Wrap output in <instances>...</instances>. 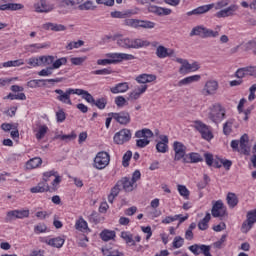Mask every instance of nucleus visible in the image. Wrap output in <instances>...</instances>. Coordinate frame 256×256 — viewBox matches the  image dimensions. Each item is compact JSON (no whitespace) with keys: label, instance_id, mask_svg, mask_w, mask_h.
<instances>
[{"label":"nucleus","instance_id":"aec40b11","mask_svg":"<svg viewBox=\"0 0 256 256\" xmlns=\"http://www.w3.org/2000/svg\"><path fill=\"white\" fill-rule=\"evenodd\" d=\"M42 29H44L45 31L59 32V31H67V26H65L63 24L47 22L42 25Z\"/></svg>","mask_w":256,"mask_h":256},{"label":"nucleus","instance_id":"49530a36","mask_svg":"<svg viewBox=\"0 0 256 256\" xmlns=\"http://www.w3.org/2000/svg\"><path fill=\"white\" fill-rule=\"evenodd\" d=\"M47 131H49V128L47 126H39L38 132L36 133V139H38V141H41V139H43V137L47 135Z\"/></svg>","mask_w":256,"mask_h":256},{"label":"nucleus","instance_id":"c9c22d12","mask_svg":"<svg viewBox=\"0 0 256 256\" xmlns=\"http://www.w3.org/2000/svg\"><path fill=\"white\" fill-rule=\"evenodd\" d=\"M151 43L143 39H132V49H140L141 47H149Z\"/></svg>","mask_w":256,"mask_h":256},{"label":"nucleus","instance_id":"864d4df0","mask_svg":"<svg viewBox=\"0 0 256 256\" xmlns=\"http://www.w3.org/2000/svg\"><path fill=\"white\" fill-rule=\"evenodd\" d=\"M15 219H18L17 210H11L6 213V223H11V221H15Z\"/></svg>","mask_w":256,"mask_h":256},{"label":"nucleus","instance_id":"7ed1b4c3","mask_svg":"<svg viewBox=\"0 0 256 256\" xmlns=\"http://www.w3.org/2000/svg\"><path fill=\"white\" fill-rule=\"evenodd\" d=\"M229 5V0H220L216 4H208L204 6H200L192 11H189L186 13L188 17H191V15H203V13H207L208 11H211L213 7H215L216 11H219V9H223L224 7H227Z\"/></svg>","mask_w":256,"mask_h":256},{"label":"nucleus","instance_id":"5fc2aeb1","mask_svg":"<svg viewBox=\"0 0 256 256\" xmlns=\"http://www.w3.org/2000/svg\"><path fill=\"white\" fill-rule=\"evenodd\" d=\"M133 157V152L128 150L122 158V165L123 167H127L129 165V161H131V158Z\"/></svg>","mask_w":256,"mask_h":256},{"label":"nucleus","instance_id":"39448f33","mask_svg":"<svg viewBox=\"0 0 256 256\" xmlns=\"http://www.w3.org/2000/svg\"><path fill=\"white\" fill-rule=\"evenodd\" d=\"M54 93L58 94L56 99L57 101H60V103H64V105H73V102L71 101V95H77V89L68 88L66 91L56 89L54 90Z\"/></svg>","mask_w":256,"mask_h":256},{"label":"nucleus","instance_id":"0e129e2a","mask_svg":"<svg viewBox=\"0 0 256 256\" xmlns=\"http://www.w3.org/2000/svg\"><path fill=\"white\" fill-rule=\"evenodd\" d=\"M115 104L117 107H125V105H127V100L123 96H118L115 98Z\"/></svg>","mask_w":256,"mask_h":256},{"label":"nucleus","instance_id":"72a5a7b5","mask_svg":"<svg viewBox=\"0 0 256 256\" xmlns=\"http://www.w3.org/2000/svg\"><path fill=\"white\" fill-rule=\"evenodd\" d=\"M42 163L43 160L40 157L32 158L26 163V169H37Z\"/></svg>","mask_w":256,"mask_h":256},{"label":"nucleus","instance_id":"e433bc0d","mask_svg":"<svg viewBox=\"0 0 256 256\" xmlns=\"http://www.w3.org/2000/svg\"><path fill=\"white\" fill-rule=\"evenodd\" d=\"M47 243L51 247H56L57 249H61V247H63V245L65 244V239H63L61 237H56V238H52V239L48 240Z\"/></svg>","mask_w":256,"mask_h":256},{"label":"nucleus","instance_id":"2f4dec72","mask_svg":"<svg viewBox=\"0 0 256 256\" xmlns=\"http://www.w3.org/2000/svg\"><path fill=\"white\" fill-rule=\"evenodd\" d=\"M76 95H81L82 99H85L87 103H95V98H93V95H91L87 90L76 89Z\"/></svg>","mask_w":256,"mask_h":256},{"label":"nucleus","instance_id":"f3484780","mask_svg":"<svg viewBox=\"0 0 256 256\" xmlns=\"http://www.w3.org/2000/svg\"><path fill=\"white\" fill-rule=\"evenodd\" d=\"M237 9H239V7L237 5H230L229 7L218 11L215 14V17H217L218 19H225L226 17H233V15H235V12L237 11Z\"/></svg>","mask_w":256,"mask_h":256},{"label":"nucleus","instance_id":"6e6d98bb","mask_svg":"<svg viewBox=\"0 0 256 256\" xmlns=\"http://www.w3.org/2000/svg\"><path fill=\"white\" fill-rule=\"evenodd\" d=\"M72 65H83L86 61H87V56H83V57H73L70 59Z\"/></svg>","mask_w":256,"mask_h":256},{"label":"nucleus","instance_id":"f257e3e1","mask_svg":"<svg viewBox=\"0 0 256 256\" xmlns=\"http://www.w3.org/2000/svg\"><path fill=\"white\" fill-rule=\"evenodd\" d=\"M219 31H221V26L219 25H217L214 30L204 26H196L191 30L190 37H194L196 35L202 39H217V37H219Z\"/></svg>","mask_w":256,"mask_h":256},{"label":"nucleus","instance_id":"5701e85b","mask_svg":"<svg viewBox=\"0 0 256 256\" xmlns=\"http://www.w3.org/2000/svg\"><path fill=\"white\" fill-rule=\"evenodd\" d=\"M212 215L214 217H223L225 215V208L223 207V202L218 200L212 207Z\"/></svg>","mask_w":256,"mask_h":256},{"label":"nucleus","instance_id":"9b49d317","mask_svg":"<svg viewBox=\"0 0 256 256\" xmlns=\"http://www.w3.org/2000/svg\"><path fill=\"white\" fill-rule=\"evenodd\" d=\"M108 117H113L119 125H129L131 123V114L127 111H121L118 113L111 112Z\"/></svg>","mask_w":256,"mask_h":256},{"label":"nucleus","instance_id":"1a4fd4ad","mask_svg":"<svg viewBox=\"0 0 256 256\" xmlns=\"http://www.w3.org/2000/svg\"><path fill=\"white\" fill-rule=\"evenodd\" d=\"M173 151L175 152L174 161H185V157H187V146L179 141H175L173 143Z\"/></svg>","mask_w":256,"mask_h":256},{"label":"nucleus","instance_id":"6ab92c4d","mask_svg":"<svg viewBox=\"0 0 256 256\" xmlns=\"http://www.w3.org/2000/svg\"><path fill=\"white\" fill-rule=\"evenodd\" d=\"M118 185L126 191V193H130V191H133L137 188V184H134L129 178L124 177L121 180L118 181Z\"/></svg>","mask_w":256,"mask_h":256},{"label":"nucleus","instance_id":"8fccbe9b","mask_svg":"<svg viewBox=\"0 0 256 256\" xmlns=\"http://www.w3.org/2000/svg\"><path fill=\"white\" fill-rule=\"evenodd\" d=\"M62 65H67V58L62 57L57 60H54L53 64L51 65L52 69H60Z\"/></svg>","mask_w":256,"mask_h":256},{"label":"nucleus","instance_id":"09e8293b","mask_svg":"<svg viewBox=\"0 0 256 256\" xmlns=\"http://www.w3.org/2000/svg\"><path fill=\"white\" fill-rule=\"evenodd\" d=\"M45 81L47 83H61V81H63V78H55V79H38V80H34V82L36 83V87H41V83H45Z\"/></svg>","mask_w":256,"mask_h":256},{"label":"nucleus","instance_id":"393cba45","mask_svg":"<svg viewBox=\"0 0 256 256\" xmlns=\"http://www.w3.org/2000/svg\"><path fill=\"white\" fill-rule=\"evenodd\" d=\"M198 81H201V75L188 76L178 82V87L191 85V83H197Z\"/></svg>","mask_w":256,"mask_h":256},{"label":"nucleus","instance_id":"58836bf2","mask_svg":"<svg viewBox=\"0 0 256 256\" xmlns=\"http://www.w3.org/2000/svg\"><path fill=\"white\" fill-rule=\"evenodd\" d=\"M113 19H126V17H130L131 11L127 10L125 12L114 11L110 13Z\"/></svg>","mask_w":256,"mask_h":256},{"label":"nucleus","instance_id":"de8ad7c7","mask_svg":"<svg viewBox=\"0 0 256 256\" xmlns=\"http://www.w3.org/2000/svg\"><path fill=\"white\" fill-rule=\"evenodd\" d=\"M83 0H62L61 4L63 7H77V5H81Z\"/></svg>","mask_w":256,"mask_h":256},{"label":"nucleus","instance_id":"a878e982","mask_svg":"<svg viewBox=\"0 0 256 256\" xmlns=\"http://www.w3.org/2000/svg\"><path fill=\"white\" fill-rule=\"evenodd\" d=\"M201 161H203V158L199 153L191 152L186 154L183 163H201Z\"/></svg>","mask_w":256,"mask_h":256},{"label":"nucleus","instance_id":"c85d7f7f","mask_svg":"<svg viewBox=\"0 0 256 256\" xmlns=\"http://www.w3.org/2000/svg\"><path fill=\"white\" fill-rule=\"evenodd\" d=\"M32 193H45L49 191V184L47 182H39L35 187L30 189Z\"/></svg>","mask_w":256,"mask_h":256},{"label":"nucleus","instance_id":"9d476101","mask_svg":"<svg viewBox=\"0 0 256 256\" xmlns=\"http://www.w3.org/2000/svg\"><path fill=\"white\" fill-rule=\"evenodd\" d=\"M247 219L243 222L241 231L242 233H249L256 223V209L251 210L246 215Z\"/></svg>","mask_w":256,"mask_h":256},{"label":"nucleus","instance_id":"c03bdc74","mask_svg":"<svg viewBox=\"0 0 256 256\" xmlns=\"http://www.w3.org/2000/svg\"><path fill=\"white\" fill-rule=\"evenodd\" d=\"M75 228L78 231H87V229H88L87 221H85V219H83V218H79V220H77V222L75 224Z\"/></svg>","mask_w":256,"mask_h":256},{"label":"nucleus","instance_id":"680f3d73","mask_svg":"<svg viewBox=\"0 0 256 256\" xmlns=\"http://www.w3.org/2000/svg\"><path fill=\"white\" fill-rule=\"evenodd\" d=\"M149 143H151V141L147 140V138L138 139L136 140V147H139V149H143L147 147Z\"/></svg>","mask_w":256,"mask_h":256},{"label":"nucleus","instance_id":"37998d69","mask_svg":"<svg viewBox=\"0 0 256 256\" xmlns=\"http://www.w3.org/2000/svg\"><path fill=\"white\" fill-rule=\"evenodd\" d=\"M85 42L83 40H78L77 42H70L67 44L66 49L67 51H73V49H79V47H83Z\"/></svg>","mask_w":256,"mask_h":256},{"label":"nucleus","instance_id":"7c9ffc66","mask_svg":"<svg viewBox=\"0 0 256 256\" xmlns=\"http://www.w3.org/2000/svg\"><path fill=\"white\" fill-rule=\"evenodd\" d=\"M135 137H137L138 139L144 138V139H151V137H153V131H151L150 129L144 128L142 130H138L135 133Z\"/></svg>","mask_w":256,"mask_h":256},{"label":"nucleus","instance_id":"4d7b16f0","mask_svg":"<svg viewBox=\"0 0 256 256\" xmlns=\"http://www.w3.org/2000/svg\"><path fill=\"white\" fill-rule=\"evenodd\" d=\"M184 243H185V240L183 239V237L176 236L173 240V247L174 249H181Z\"/></svg>","mask_w":256,"mask_h":256},{"label":"nucleus","instance_id":"b1692460","mask_svg":"<svg viewBox=\"0 0 256 256\" xmlns=\"http://www.w3.org/2000/svg\"><path fill=\"white\" fill-rule=\"evenodd\" d=\"M110 91L114 95H117L119 93H127V91H129V83L127 82L118 83L114 87H111Z\"/></svg>","mask_w":256,"mask_h":256},{"label":"nucleus","instance_id":"c756f323","mask_svg":"<svg viewBox=\"0 0 256 256\" xmlns=\"http://www.w3.org/2000/svg\"><path fill=\"white\" fill-rule=\"evenodd\" d=\"M227 203L231 209L237 207L239 204V198L236 193L229 192L226 197Z\"/></svg>","mask_w":256,"mask_h":256},{"label":"nucleus","instance_id":"774afa93","mask_svg":"<svg viewBox=\"0 0 256 256\" xmlns=\"http://www.w3.org/2000/svg\"><path fill=\"white\" fill-rule=\"evenodd\" d=\"M246 73L250 77L256 78V66H248V67H246Z\"/></svg>","mask_w":256,"mask_h":256},{"label":"nucleus","instance_id":"bb28decb","mask_svg":"<svg viewBox=\"0 0 256 256\" xmlns=\"http://www.w3.org/2000/svg\"><path fill=\"white\" fill-rule=\"evenodd\" d=\"M157 76L153 74H141L138 77H136L137 83H141L145 85V83H153V81H156Z\"/></svg>","mask_w":256,"mask_h":256},{"label":"nucleus","instance_id":"6e6552de","mask_svg":"<svg viewBox=\"0 0 256 256\" xmlns=\"http://www.w3.org/2000/svg\"><path fill=\"white\" fill-rule=\"evenodd\" d=\"M131 137V130L123 128L114 135V143H116V145H125V143L131 141Z\"/></svg>","mask_w":256,"mask_h":256},{"label":"nucleus","instance_id":"473e14b6","mask_svg":"<svg viewBox=\"0 0 256 256\" xmlns=\"http://www.w3.org/2000/svg\"><path fill=\"white\" fill-rule=\"evenodd\" d=\"M121 237L125 241L126 245H129L130 247H135L136 243L133 239V234H131V232L123 231L121 232Z\"/></svg>","mask_w":256,"mask_h":256},{"label":"nucleus","instance_id":"79ce46f5","mask_svg":"<svg viewBox=\"0 0 256 256\" xmlns=\"http://www.w3.org/2000/svg\"><path fill=\"white\" fill-rule=\"evenodd\" d=\"M54 61H55V56H51V55L40 56L41 65H44V67L53 65Z\"/></svg>","mask_w":256,"mask_h":256},{"label":"nucleus","instance_id":"f704fd0d","mask_svg":"<svg viewBox=\"0 0 256 256\" xmlns=\"http://www.w3.org/2000/svg\"><path fill=\"white\" fill-rule=\"evenodd\" d=\"M209 221H211V214L207 213L206 216L198 223L200 231H207V229H209Z\"/></svg>","mask_w":256,"mask_h":256},{"label":"nucleus","instance_id":"ddd939ff","mask_svg":"<svg viewBox=\"0 0 256 256\" xmlns=\"http://www.w3.org/2000/svg\"><path fill=\"white\" fill-rule=\"evenodd\" d=\"M106 57L110 59L112 65L121 63V61H132V59H135V56L126 53H108L106 54Z\"/></svg>","mask_w":256,"mask_h":256},{"label":"nucleus","instance_id":"3c124183","mask_svg":"<svg viewBox=\"0 0 256 256\" xmlns=\"http://www.w3.org/2000/svg\"><path fill=\"white\" fill-rule=\"evenodd\" d=\"M232 131H233V120H228L223 125V133L224 135H231Z\"/></svg>","mask_w":256,"mask_h":256},{"label":"nucleus","instance_id":"20e7f679","mask_svg":"<svg viewBox=\"0 0 256 256\" xmlns=\"http://www.w3.org/2000/svg\"><path fill=\"white\" fill-rule=\"evenodd\" d=\"M172 61H176V63H180L181 67L179 69V73L181 75H186V73H191L193 71H199L201 66H199L198 62H194L192 64L189 63L188 60L182 58H174Z\"/></svg>","mask_w":256,"mask_h":256},{"label":"nucleus","instance_id":"13d9d810","mask_svg":"<svg viewBox=\"0 0 256 256\" xmlns=\"http://www.w3.org/2000/svg\"><path fill=\"white\" fill-rule=\"evenodd\" d=\"M93 105L98 107V109H105V107H107V99L100 98V99L94 100Z\"/></svg>","mask_w":256,"mask_h":256},{"label":"nucleus","instance_id":"69168bd1","mask_svg":"<svg viewBox=\"0 0 256 256\" xmlns=\"http://www.w3.org/2000/svg\"><path fill=\"white\" fill-rule=\"evenodd\" d=\"M256 84H253L250 88H249V96H248V101H255L256 99Z\"/></svg>","mask_w":256,"mask_h":256},{"label":"nucleus","instance_id":"4be33fe9","mask_svg":"<svg viewBox=\"0 0 256 256\" xmlns=\"http://www.w3.org/2000/svg\"><path fill=\"white\" fill-rule=\"evenodd\" d=\"M240 153L243 155H249V135L244 134L239 140Z\"/></svg>","mask_w":256,"mask_h":256},{"label":"nucleus","instance_id":"cd10ccee","mask_svg":"<svg viewBox=\"0 0 256 256\" xmlns=\"http://www.w3.org/2000/svg\"><path fill=\"white\" fill-rule=\"evenodd\" d=\"M116 41H117V45L119 47H122V49H132L133 39L121 36V37H118Z\"/></svg>","mask_w":256,"mask_h":256},{"label":"nucleus","instance_id":"f8f14e48","mask_svg":"<svg viewBox=\"0 0 256 256\" xmlns=\"http://www.w3.org/2000/svg\"><path fill=\"white\" fill-rule=\"evenodd\" d=\"M189 251L193 253V255H204V256H213L211 254V246H207L205 244H194L188 247Z\"/></svg>","mask_w":256,"mask_h":256},{"label":"nucleus","instance_id":"412c9836","mask_svg":"<svg viewBox=\"0 0 256 256\" xmlns=\"http://www.w3.org/2000/svg\"><path fill=\"white\" fill-rule=\"evenodd\" d=\"M25 9V5L21 3H7L0 5V11H22Z\"/></svg>","mask_w":256,"mask_h":256},{"label":"nucleus","instance_id":"e2e57ef3","mask_svg":"<svg viewBox=\"0 0 256 256\" xmlns=\"http://www.w3.org/2000/svg\"><path fill=\"white\" fill-rule=\"evenodd\" d=\"M38 75L40 77H49V75H53V68H52V66L47 67L45 69H42L41 71L38 72Z\"/></svg>","mask_w":256,"mask_h":256},{"label":"nucleus","instance_id":"4c0bfd02","mask_svg":"<svg viewBox=\"0 0 256 256\" xmlns=\"http://www.w3.org/2000/svg\"><path fill=\"white\" fill-rule=\"evenodd\" d=\"M21 65H25V62L22 59L10 60L0 64V69L1 67H21Z\"/></svg>","mask_w":256,"mask_h":256},{"label":"nucleus","instance_id":"2eb2a0df","mask_svg":"<svg viewBox=\"0 0 256 256\" xmlns=\"http://www.w3.org/2000/svg\"><path fill=\"white\" fill-rule=\"evenodd\" d=\"M35 13H51L55 6L49 4L47 0H40L33 5Z\"/></svg>","mask_w":256,"mask_h":256},{"label":"nucleus","instance_id":"423d86ee","mask_svg":"<svg viewBox=\"0 0 256 256\" xmlns=\"http://www.w3.org/2000/svg\"><path fill=\"white\" fill-rule=\"evenodd\" d=\"M194 129L196 131H199L200 135L202 136V139H205L206 141H211V139L213 138V132H211L209 126H207L202 121H195Z\"/></svg>","mask_w":256,"mask_h":256},{"label":"nucleus","instance_id":"a19ab883","mask_svg":"<svg viewBox=\"0 0 256 256\" xmlns=\"http://www.w3.org/2000/svg\"><path fill=\"white\" fill-rule=\"evenodd\" d=\"M138 29H155V22L139 20Z\"/></svg>","mask_w":256,"mask_h":256},{"label":"nucleus","instance_id":"ea45409f","mask_svg":"<svg viewBox=\"0 0 256 256\" xmlns=\"http://www.w3.org/2000/svg\"><path fill=\"white\" fill-rule=\"evenodd\" d=\"M100 237L102 241H111V239H115V231L104 230L100 233Z\"/></svg>","mask_w":256,"mask_h":256},{"label":"nucleus","instance_id":"a18cd8bd","mask_svg":"<svg viewBox=\"0 0 256 256\" xmlns=\"http://www.w3.org/2000/svg\"><path fill=\"white\" fill-rule=\"evenodd\" d=\"M177 189L181 197H184V199H189L190 192L189 189H187V186L178 184Z\"/></svg>","mask_w":256,"mask_h":256},{"label":"nucleus","instance_id":"338daca9","mask_svg":"<svg viewBox=\"0 0 256 256\" xmlns=\"http://www.w3.org/2000/svg\"><path fill=\"white\" fill-rule=\"evenodd\" d=\"M255 46H256V41L252 40L244 44L243 48H244V51H251V49H255Z\"/></svg>","mask_w":256,"mask_h":256},{"label":"nucleus","instance_id":"0eeeda50","mask_svg":"<svg viewBox=\"0 0 256 256\" xmlns=\"http://www.w3.org/2000/svg\"><path fill=\"white\" fill-rule=\"evenodd\" d=\"M111 161V156L107 152H99L94 159V167L96 169H105Z\"/></svg>","mask_w":256,"mask_h":256},{"label":"nucleus","instance_id":"a211bd4d","mask_svg":"<svg viewBox=\"0 0 256 256\" xmlns=\"http://www.w3.org/2000/svg\"><path fill=\"white\" fill-rule=\"evenodd\" d=\"M160 141L156 144V151L158 153H167L169 151V138L167 135H161Z\"/></svg>","mask_w":256,"mask_h":256},{"label":"nucleus","instance_id":"bf43d9fd","mask_svg":"<svg viewBox=\"0 0 256 256\" xmlns=\"http://www.w3.org/2000/svg\"><path fill=\"white\" fill-rule=\"evenodd\" d=\"M78 7L80 11H89L91 9H95L92 1H86L83 4H80Z\"/></svg>","mask_w":256,"mask_h":256},{"label":"nucleus","instance_id":"603ef678","mask_svg":"<svg viewBox=\"0 0 256 256\" xmlns=\"http://www.w3.org/2000/svg\"><path fill=\"white\" fill-rule=\"evenodd\" d=\"M124 25L133 29H139V19H125Z\"/></svg>","mask_w":256,"mask_h":256},{"label":"nucleus","instance_id":"4468645a","mask_svg":"<svg viewBox=\"0 0 256 256\" xmlns=\"http://www.w3.org/2000/svg\"><path fill=\"white\" fill-rule=\"evenodd\" d=\"M217 89H219V82H217V80H208L201 90V93L204 97H209L211 95H215V93H217Z\"/></svg>","mask_w":256,"mask_h":256},{"label":"nucleus","instance_id":"f03ea898","mask_svg":"<svg viewBox=\"0 0 256 256\" xmlns=\"http://www.w3.org/2000/svg\"><path fill=\"white\" fill-rule=\"evenodd\" d=\"M208 119L215 123V125H219L223 119L226 117V110L220 103L213 104L209 108Z\"/></svg>","mask_w":256,"mask_h":256},{"label":"nucleus","instance_id":"052dcab7","mask_svg":"<svg viewBox=\"0 0 256 256\" xmlns=\"http://www.w3.org/2000/svg\"><path fill=\"white\" fill-rule=\"evenodd\" d=\"M46 231L47 225H45L44 223H39L34 227V233H36V235H39V233H45Z\"/></svg>","mask_w":256,"mask_h":256},{"label":"nucleus","instance_id":"dca6fc26","mask_svg":"<svg viewBox=\"0 0 256 256\" xmlns=\"http://www.w3.org/2000/svg\"><path fill=\"white\" fill-rule=\"evenodd\" d=\"M156 56L158 57V59H167V57H172V60L177 59V56L175 55V50L167 48L163 45H159L156 48Z\"/></svg>","mask_w":256,"mask_h":256}]
</instances>
